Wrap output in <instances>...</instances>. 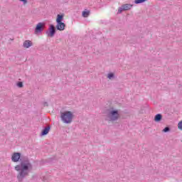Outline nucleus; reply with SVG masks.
I'll return each mask as SVG.
<instances>
[{
  "label": "nucleus",
  "mask_w": 182,
  "mask_h": 182,
  "mask_svg": "<svg viewBox=\"0 0 182 182\" xmlns=\"http://www.w3.org/2000/svg\"><path fill=\"white\" fill-rule=\"evenodd\" d=\"M19 160H21V153L14 152L11 155V161H13V163H18V161H19Z\"/></svg>",
  "instance_id": "6"
},
{
  "label": "nucleus",
  "mask_w": 182,
  "mask_h": 182,
  "mask_svg": "<svg viewBox=\"0 0 182 182\" xmlns=\"http://www.w3.org/2000/svg\"><path fill=\"white\" fill-rule=\"evenodd\" d=\"M21 2H23L24 5H26L28 4V0H19Z\"/></svg>",
  "instance_id": "23"
},
{
  "label": "nucleus",
  "mask_w": 182,
  "mask_h": 182,
  "mask_svg": "<svg viewBox=\"0 0 182 182\" xmlns=\"http://www.w3.org/2000/svg\"><path fill=\"white\" fill-rule=\"evenodd\" d=\"M63 21V15L58 14L56 18V29L57 31H65V27L66 25Z\"/></svg>",
  "instance_id": "2"
},
{
  "label": "nucleus",
  "mask_w": 182,
  "mask_h": 182,
  "mask_svg": "<svg viewBox=\"0 0 182 182\" xmlns=\"http://www.w3.org/2000/svg\"><path fill=\"white\" fill-rule=\"evenodd\" d=\"M60 118L63 123L70 124L73 120V114H61Z\"/></svg>",
  "instance_id": "3"
},
{
  "label": "nucleus",
  "mask_w": 182,
  "mask_h": 182,
  "mask_svg": "<svg viewBox=\"0 0 182 182\" xmlns=\"http://www.w3.org/2000/svg\"><path fill=\"white\" fill-rule=\"evenodd\" d=\"M42 106H43V107H48L49 105L48 104V102H42Z\"/></svg>",
  "instance_id": "20"
},
{
  "label": "nucleus",
  "mask_w": 182,
  "mask_h": 182,
  "mask_svg": "<svg viewBox=\"0 0 182 182\" xmlns=\"http://www.w3.org/2000/svg\"><path fill=\"white\" fill-rule=\"evenodd\" d=\"M50 130V127L48 126L44 129H43V131L41 132V136H46V134H48V133H49Z\"/></svg>",
  "instance_id": "10"
},
{
  "label": "nucleus",
  "mask_w": 182,
  "mask_h": 182,
  "mask_svg": "<svg viewBox=\"0 0 182 182\" xmlns=\"http://www.w3.org/2000/svg\"><path fill=\"white\" fill-rule=\"evenodd\" d=\"M33 43H32L29 40H26L23 43V47L25 48L26 49H29L31 46H33Z\"/></svg>",
  "instance_id": "8"
},
{
  "label": "nucleus",
  "mask_w": 182,
  "mask_h": 182,
  "mask_svg": "<svg viewBox=\"0 0 182 182\" xmlns=\"http://www.w3.org/2000/svg\"><path fill=\"white\" fill-rule=\"evenodd\" d=\"M61 114H73V113L70 111H67L65 112L61 113Z\"/></svg>",
  "instance_id": "22"
},
{
  "label": "nucleus",
  "mask_w": 182,
  "mask_h": 182,
  "mask_svg": "<svg viewBox=\"0 0 182 182\" xmlns=\"http://www.w3.org/2000/svg\"><path fill=\"white\" fill-rule=\"evenodd\" d=\"M119 113H120V112H119L117 109L112 110L109 112V114H119Z\"/></svg>",
  "instance_id": "15"
},
{
  "label": "nucleus",
  "mask_w": 182,
  "mask_h": 182,
  "mask_svg": "<svg viewBox=\"0 0 182 182\" xmlns=\"http://www.w3.org/2000/svg\"><path fill=\"white\" fill-rule=\"evenodd\" d=\"M147 0H135L134 4H143V2H146Z\"/></svg>",
  "instance_id": "16"
},
{
  "label": "nucleus",
  "mask_w": 182,
  "mask_h": 182,
  "mask_svg": "<svg viewBox=\"0 0 182 182\" xmlns=\"http://www.w3.org/2000/svg\"><path fill=\"white\" fill-rule=\"evenodd\" d=\"M117 119H119V114H108L107 117L108 122H116Z\"/></svg>",
  "instance_id": "7"
},
{
  "label": "nucleus",
  "mask_w": 182,
  "mask_h": 182,
  "mask_svg": "<svg viewBox=\"0 0 182 182\" xmlns=\"http://www.w3.org/2000/svg\"><path fill=\"white\" fill-rule=\"evenodd\" d=\"M178 129L182 131V120L178 122Z\"/></svg>",
  "instance_id": "18"
},
{
  "label": "nucleus",
  "mask_w": 182,
  "mask_h": 182,
  "mask_svg": "<svg viewBox=\"0 0 182 182\" xmlns=\"http://www.w3.org/2000/svg\"><path fill=\"white\" fill-rule=\"evenodd\" d=\"M89 15H90V11H82L83 18H87V16H89Z\"/></svg>",
  "instance_id": "12"
},
{
  "label": "nucleus",
  "mask_w": 182,
  "mask_h": 182,
  "mask_svg": "<svg viewBox=\"0 0 182 182\" xmlns=\"http://www.w3.org/2000/svg\"><path fill=\"white\" fill-rule=\"evenodd\" d=\"M149 112H150V108L146 106V107H142L140 111V113L141 114H146L147 113H149Z\"/></svg>",
  "instance_id": "9"
},
{
  "label": "nucleus",
  "mask_w": 182,
  "mask_h": 182,
  "mask_svg": "<svg viewBox=\"0 0 182 182\" xmlns=\"http://www.w3.org/2000/svg\"><path fill=\"white\" fill-rule=\"evenodd\" d=\"M17 86L18 87H23V83L22 82H18Z\"/></svg>",
  "instance_id": "19"
},
{
  "label": "nucleus",
  "mask_w": 182,
  "mask_h": 182,
  "mask_svg": "<svg viewBox=\"0 0 182 182\" xmlns=\"http://www.w3.org/2000/svg\"><path fill=\"white\" fill-rule=\"evenodd\" d=\"M132 6L133 5L129 4L122 5L124 11H129V9H132Z\"/></svg>",
  "instance_id": "11"
},
{
  "label": "nucleus",
  "mask_w": 182,
  "mask_h": 182,
  "mask_svg": "<svg viewBox=\"0 0 182 182\" xmlns=\"http://www.w3.org/2000/svg\"><path fill=\"white\" fill-rule=\"evenodd\" d=\"M55 33H56L55 26L53 25L50 26L48 31L46 32L47 36H48L49 38H53V36H55Z\"/></svg>",
  "instance_id": "5"
},
{
  "label": "nucleus",
  "mask_w": 182,
  "mask_h": 182,
  "mask_svg": "<svg viewBox=\"0 0 182 182\" xmlns=\"http://www.w3.org/2000/svg\"><path fill=\"white\" fill-rule=\"evenodd\" d=\"M33 168V166L31 161L28 159H20L19 164H17L14 167V170L17 171V180L18 182H22L28 176L32 169Z\"/></svg>",
  "instance_id": "1"
},
{
  "label": "nucleus",
  "mask_w": 182,
  "mask_h": 182,
  "mask_svg": "<svg viewBox=\"0 0 182 182\" xmlns=\"http://www.w3.org/2000/svg\"><path fill=\"white\" fill-rule=\"evenodd\" d=\"M45 25L46 23L44 22L38 23L34 30L35 35H39V33H42V32H43V29H45Z\"/></svg>",
  "instance_id": "4"
},
{
  "label": "nucleus",
  "mask_w": 182,
  "mask_h": 182,
  "mask_svg": "<svg viewBox=\"0 0 182 182\" xmlns=\"http://www.w3.org/2000/svg\"><path fill=\"white\" fill-rule=\"evenodd\" d=\"M161 119H162L161 114H156L154 117V120L156 122H160V120H161Z\"/></svg>",
  "instance_id": "13"
},
{
  "label": "nucleus",
  "mask_w": 182,
  "mask_h": 182,
  "mask_svg": "<svg viewBox=\"0 0 182 182\" xmlns=\"http://www.w3.org/2000/svg\"><path fill=\"white\" fill-rule=\"evenodd\" d=\"M123 11H125V10H124L123 6H122L121 7L119 8L117 14H122V12H123Z\"/></svg>",
  "instance_id": "17"
},
{
  "label": "nucleus",
  "mask_w": 182,
  "mask_h": 182,
  "mask_svg": "<svg viewBox=\"0 0 182 182\" xmlns=\"http://www.w3.org/2000/svg\"><path fill=\"white\" fill-rule=\"evenodd\" d=\"M107 77L109 79V80H112V79H114V73H108Z\"/></svg>",
  "instance_id": "14"
},
{
  "label": "nucleus",
  "mask_w": 182,
  "mask_h": 182,
  "mask_svg": "<svg viewBox=\"0 0 182 182\" xmlns=\"http://www.w3.org/2000/svg\"><path fill=\"white\" fill-rule=\"evenodd\" d=\"M163 132L164 133H167V132H170V128L169 127H165L164 129H163Z\"/></svg>",
  "instance_id": "21"
}]
</instances>
